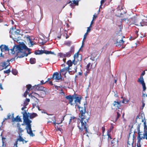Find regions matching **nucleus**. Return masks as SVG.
<instances>
[{
    "instance_id": "nucleus-1",
    "label": "nucleus",
    "mask_w": 147,
    "mask_h": 147,
    "mask_svg": "<svg viewBox=\"0 0 147 147\" xmlns=\"http://www.w3.org/2000/svg\"><path fill=\"white\" fill-rule=\"evenodd\" d=\"M10 50L11 54H13L16 53L17 57L19 58L27 56L31 53L30 49L28 48L23 43L14 45Z\"/></svg>"
},
{
    "instance_id": "nucleus-2",
    "label": "nucleus",
    "mask_w": 147,
    "mask_h": 147,
    "mask_svg": "<svg viewBox=\"0 0 147 147\" xmlns=\"http://www.w3.org/2000/svg\"><path fill=\"white\" fill-rule=\"evenodd\" d=\"M78 107L80 112L79 115L81 118V119L80 120L81 124L80 125L79 124L78 127L81 132L84 129L85 130V133H83V135H84L86 134L89 133L88 131V125L87 123L88 122L89 117H87L86 115V111L85 107L84 108L80 107L79 105L78 106Z\"/></svg>"
},
{
    "instance_id": "nucleus-3",
    "label": "nucleus",
    "mask_w": 147,
    "mask_h": 147,
    "mask_svg": "<svg viewBox=\"0 0 147 147\" xmlns=\"http://www.w3.org/2000/svg\"><path fill=\"white\" fill-rule=\"evenodd\" d=\"M27 111L24 110V112H21L23 115V119L24 123L26 125V130L27 132L30 136H33L34 134L33 133L31 128L32 121L29 119V117L30 119H33L37 116V114L35 113H30L27 112Z\"/></svg>"
},
{
    "instance_id": "nucleus-4",
    "label": "nucleus",
    "mask_w": 147,
    "mask_h": 147,
    "mask_svg": "<svg viewBox=\"0 0 147 147\" xmlns=\"http://www.w3.org/2000/svg\"><path fill=\"white\" fill-rule=\"evenodd\" d=\"M140 124H138L137 126L136 129L134 130V133H138V136L137 137V142L140 143L141 140L145 138L147 140V133L142 134L140 131Z\"/></svg>"
},
{
    "instance_id": "nucleus-5",
    "label": "nucleus",
    "mask_w": 147,
    "mask_h": 147,
    "mask_svg": "<svg viewBox=\"0 0 147 147\" xmlns=\"http://www.w3.org/2000/svg\"><path fill=\"white\" fill-rule=\"evenodd\" d=\"M62 78V76L61 75L59 74L57 72L54 73L51 77L50 79H52L53 80H55L56 82H59L60 80H61Z\"/></svg>"
},
{
    "instance_id": "nucleus-6",
    "label": "nucleus",
    "mask_w": 147,
    "mask_h": 147,
    "mask_svg": "<svg viewBox=\"0 0 147 147\" xmlns=\"http://www.w3.org/2000/svg\"><path fill=\"white\" fill-rule=\"evenodd\" d=\"M75 51L74 47L73 46H71L70 50V51L67 52L65 54L61 53L60 56L61 57H70L72 54L74 53Z\"/></svg>"
},
{
    "instance_id": "nucleus-7",
    "label": "nucleus",
    "mask_w": 147,
    "mask_h": 147,
    "mask_svg": "<svg viewBox=\"0 0 147 147\" xmlns=\"http://www.w3.org/2000/svg\"><path fill=\"white\" fill-rule=\"evenodd\" d=\"M69 69H67L66 67H65L60 69L59 71V73L61 75L64 76V77L65 78V75L66 73L67 72H68L69 73H70V72L69 71Z\"/></svg>"
},
{
    "instance_id": "nucleus-8",
    "label": "nucleus",
    "mask_w": 147,
    "mask_h": 147,
    "mask_svg": "<svg viewBox=\"0 0 147 147\" xmlns=\"http://www.w3.org/2000/svg\"><path fill=\"white\" fill-rule=\"evenodd\" d=\"M66 63L68 65V66L66 67L70 70L71 69L70 67L73 64L75 65L77 64V63L76 61H74V60H73L72 61L71 60H69L67 61Z\"/></svg>"
},
{
    "instance_id": "nucleus-9",
    "label": "nucleus",
    "mask_w": 147,
    "mask_h": 147,
    "mask_svg": "<svg viewBox=\"0 0 147 147\" xmlns=\"http://www.w3.org/2000/svg\"><path fill=\"white\" fill-rule=\"evenodd\" d=\"M32 94L33 95V96H38L39 97H42V96L45 95L46 94V92L45 90L42 91L40 92L39 94L34 92H32Z\"/></svg>"
},
{
    "instance_id": "nucleus-10",
    "label": "nucleus",
    "mask_w": 147,
    "mask_h": 147,
    "mask_svg": "<svg viewBox=\"0 0 147 147\" xmlns=\"http://www.w3.org/2000/svg\"><path fill=\"white\" fill-rule=\"evenodd\" d=\"M65 98L69 100V102L68 103L69 104H70L71 105H72V102L73 101V99L74 98V96L69 95L67 96H66Z\"/></svg>"
},
{
    "instance_id": "nucleus-11",
    "label": "nucleus",
    "mask_w": 147,
    "mask_h": 147,
    "mask_svg": "<svg viewBox=\"0 0 147 147\" xmlns=\"http://www.w3.org/2000/svg\"><path fill=\"white\" fill-rule=\"evenodd\" d=\"M9 61L7 60L6 61H4L1 63V66L3 67L2 69H6L9 66Z\"/></svg>"
},
{
    "instance_id": "nucleus-12",
    "label": "nucleus",
    "mask_w": 147,
    "mask_h": 147,
    "mask_svg": "<svg viewBox=\"0 0 147 147\" xmlns=\"http://www.w3.org/2000/svg\"><path fill=\"white\" fill-rule=\"evenodd\" d=\"M121 101L120 102H118L115 101L113 102V105L116 109H119V108L121 106Z\"/></svg>"
},
{
    "instance_id": "nucleus-13",
    "label": "nucleus",
    "mask_w": 147,
    "mask_h": 147,
    "mask_svg": "<svg viewBox=\"0 0 147 147\" xmlns=\"http://www.w3.org/2000/svg\"><path fill=\"white\" fill-rule=\"evenodd\" d=\"M0 48L1 52H3L4 51H9L10 50L8 46L6 45H1L0 47Z\"/></svg>"
},
{
    "instance_id": "nucleus-14",
    "label": "nucleus",
    "mask_w": 147,
    "mask_h": 147,
    "mask_svg": "<svg viewBox=\"0 0 147 147\" xmlns=\"http://www.w3.org/2000/svg\"><path fill=\"white\" fill-rule=\"evenodd\" d=\"M35 98L33 100L34 102L32 103V108H34L36 106L38 105V103L39 102L38 100L35 97Z\"/></svg>"
},
{
    "instance_id": "nucleus-15",
    "label": "nucleus",
    "mask_w": 147,
    "mask_h": 147,
    "mask_svg": "<svg viewBox=\"0 0 147 147\" xmlns=\"http://www.w3.org/2000/svg\"><path fill=\"white\" fill-rule=\"evenodd\" d=\"M79 56V51H78L77 53H76L74 56V61H76L77 63H78V61L79 60L78 59Z\"/></svg>"
},
{
    "instance_id": "nucleus-16",
    "label": "nucleus",
    "mask_w": 147,
    "mask_h": 147,
    "mask_svg": "<svg viewBox=\"0 0 147 147\" xmlns=\"http://www.w3.org/2000/svg\"><path fill=\"white\" fill-rule=\"evenodd\" d=\"M131 134V133H129V136L128 137V140L127 142V147H132L133 145V141L131 142L129 141V138L130 135Z\"/></svg>"
},
{
    "instance_id": "nucleus-17",
    "label": "nucleus",
    "mask_w": 147,
    "mask_h": 147,
    "mask_svg": "<svg viewBox=\"0 0 147 147\" xmlns=\"http://www.w3.org/2000/svg\"><path fill=\"white\" fill-rule=\"evenodd\" d=\"M124 42V41H123L122 38V39L119 41H118V40H117L115 44L117 46H120L123 44Z\"/></svg>"
},
{
    "instance_id": "nucleus-18",
    "label": "nucleus",
    "mask_w": 147,
    "mask_h": 147,
    "mask_svg": "<svg viewBox=\"0 0 147 147\" xmlns=\"http://www.w3.org/2000/svg\"><path fill=\"white\" fill-rule=\"evenodd\" d=\"M22 134H19V137L16 141H17V142L18 141H19V142H22L23 144H24V139L22 137Z\"/></svg>"
},
{
    "instance_id": "nucleus-19",
    "label": "nucleus",
    "mask_w": 147,
    "mask_h": 147,
    "mask_svg": "<svg viewBox=\"0 0 147 147\" xmlns=\"http://www.w3.org/2000/svg\"><path fill=\"white\" fill-rule=\"evenodd\" d=\"M22 122V121L20 117L18 116H17L16 118H14L12 120V121Z\"/></svg>"
},
{
    "instance_id": "nucleus-20",
    "label": "nucleus",
    "mask_w": 147,
    "mask_h": 147,
    "mask_svg": "<svg viewBox=\"0 0 147 147\" xmlns=\"http://www.w3.org/2000/svg\"><path fill=\"white\" fill-rule=\"evenodd\" d=\"M26 38L27 40L29 41V43L30 44V46L29 47H32L34 45V43L31 40V39L30 38V36H27L26 37Z\"/></svg>"
},
{
    "instance_id": "nucleus-21",
    "label": "nucleus",
    "mask_w": 147,
    "mask_h": 147,
    "mask_svg": "<svg viewBox=\"0 0 147 147\" xmlns=\"http://www.w3.org/2000/svg\"><path fill=\"white\" fill-rule=\"evenodd\" d=\"M17 125V127H18L19 130V134H21L24 131V130L22 129V128H21V125L19 123H18Z\"/></svg>"
},
{
    "instance_id": "nucleus-22",
    "label": "nucleus",
    "mask_w": 147,
    "mask_h": 147,
    "mask_svg": "<svg viewBox=\"0 0 147 147\" xmlns=\"http://www.w3.org/2000/svg\"><path fill=\"white\" fill-rule=\"evenodd\" d=\"M81 98H80L78 96L76 97L75 98V102L76 104H77L78 103L80 104L81 102Z\"/></svg>"
},
{
    "instance_id": "nucleus-23",
    "label": "nucleus",
    "mask_w": 147,
    "mask_h": 147,
    "mask_svg": "<svg viewBox=\"0 0 147 147\" xmlns=\"http://www.w3.org/2000/svg\"><path fill=\"white\" fill-rule=\"evenodd\" d=\"M138 82H140L141 84H142L143 83L144 84L145 83L143 77L142 76H141V77H140V78H138Z\"/></svg>"
},
{
    "instance_id": "nucleus-24",
    "label": "nucleus",
    "mask_w": 147,
    "mask_h": 147,
    "mask_svg": "<svg viewBox=\"0 0 147 147\" xmlns=\"http://www.w3.org/2000/svg\"><path fill=\"white\" fill-rule=\"evenodd\" d=\"M30 62L31 64L35 63L36 62V59L35 58H31L30 60Z\"/></svg>"
},
{
    "instance_id": "nucleus-25",
    "label": "nucleus",
    "mask_w": 147,
    "mask_h": 147,
    "mask_svg": "<svg viewBox=\"0 0 147 147\" xmlns=\"http://www.w3.org/2000/svg\"><path fill=\"white\" fill-rule=\"evenodd\" d=\"M44 88L42 86H36V88L38 90L43 91L44 90Z\"/></svg>"
},
{
    "instance_id": "nucleus-26",
    "label": "nucleus",
    "mask_w": 147,
    "mask_h": 147,
    "mask_svg": "<svg viewBox=\"0 0 147 147\" xmlns=\"http://www.w3.org/2000/svg\"><path fill=\"white\" fill-rule=\"evenodd\" d=\"M30 101V99L29 98H26L24 102V104H25V106H27Z\"/></svg>"
},
{
    "instance_id": "nucleus-27",
    "label": "nucleus",
    "mask_w": 147,
    "mask_h": 147,
    "mask_svg": "<svg viewBox=\"0 0 147 147\" xmlns=\"http://www.w3.org/2000/svg\"><path fill=\"white\" fill-rule=\"evenodd\" d=\"M97 17V16L96 15H93V17L92 18V20L91 22V23L90 25V27H92V25L94 21L95 20V19Z\"/></svg>"
},
{
    "instance_id": "nucleus-28",
    "label": "nucleus",
    "mask_w": 147,
    "mask_h": 147,
    "mask_svg": "<svg viewBox=\"0 0 147 147\" xmlns=\"http://www.w3.org/2000/svg\"><path fill=\"white\" fill-rule=\"evenodd\" d=\"M121 113H122L121 110V111L120 113H119L118 112H117V116L116 118V119H115L116 121H117V120L119 118V117L120 116L121 114Z\"/></svg>"
},
{
    "instance_id": "nucleus-29",
    "label": "nucleus",
    "mask_w": 147,
    "mask_h": 147,
    "mask_svg": "<svg viewBox=\"0 0 147 147\" xmlns=\"http://www.w3.org/2000/svg\"><path fill=\"white\" fill-rule=\"evenodd\" d=\"M73 3H71L70 4L71 5H72L73 4H74L76 5H78V1H76L75 0H74L73 1Z\"/></svg>"
},
{
    "instance_id": "nucleus-30",
    "label": "nucleus",
    "mask_w": 147,
    "mask_h": 147,
    "mask_svg": "<svg viewBox=\"0 0 147 147\" xmlns=\"http://www.w3.org/2000/svg\"><path fill=\"white\" fill-rule=\"evenodd\" d=\"M76 118L72 116L70 117V119L69 121V124H70L71 121H73V122H74V119Z\"/></svg>"
},
{
    "instance_id": "nucleus-31",
    "label": "nucleus",
    "mask_w": 147,
    "mask_h": 147,
    "mask_svg": "<svg viewBox=\"0 0 147 147\" xmlns=\"http://www.w3.org/2000/svg\"><path fill=\"white\" fill-rule=\"evenodd\" d=\"M11 72L13 75H16L18 73V71L16 69H12Z\"/></svg>"
},
{
    "instance_id": "nucleus-32",
    "label": "nucleus",
    "mask_w": 147,
    "mask_h": 147,
    "mask_svg": "<svg viewBox=\"0 0 147 147\" xmlns=\"http://www.w3.org/2000/svg\"><path fill=\"white\" fill-rule=\"evenodd\" d=\"M87 34H88V33L86 32V33L84 35V38L83 39V42H82V45L81 46V47H83V45L84 44L83 42H84V40L86 39V38Z\"/></svg>"
},
{
    "instance_id": "nucleus-33",
    "label": "nucleus",
    "mask_w": 147,
    "mask_h": 147,
    "mask_svg": "<svg viewBox=\"0 0 147 147\" xmlns=\"http://www.w3.org/2000/svg\"><path fill=\"white\" fill-rule=\"evenodd\" d=\"M91 65V63H88L86 67V69L88 70V71H89L90 70V69L89 68L90 66Z\"/></svg>"
},
{
    "instance_id": "nucleus-34",
    "label": "nucleus",
    "mask_w": 147,
    "mask_h": 147,
    "mask_svg": "<svg viewBox=\"0 0 147 147\" xmlns=\"http://www.w3.org/2000/svg\"><path fill=\"white\" fill-rule=\"evenodd\" d=\"M32 86L31 84H28L27 86V90L28 91L30 90V89H32Z\"/></svg>"
},
{
    "instance_id": "nucleus-35",
    "label": "nucleus",
    "mask_w": 147,
    "mask_h": 147,
    "mask_svg": "<svg viewBox=\"0 0 147 147\" xmlns=\"http://www.w3.org/2000/svg\"><path fill=\"white\" fill-rule=\"evenodd\" d=\"M71 43V42L70 41H67L65 42V45L68 46H70Z\"/></svg>"
},
{
    "instance_id": "nucleus-36",
    "label": "nucleus",
    "mask_w": 147,
    "mask_h": 147,
    "mask_svg": "<svg viewBox=\"0 0 147 147\" xmlns=\"http://www.w3.org/2000/svg\"><path fill=\"white\" fill-rule=\"evenodd\" d=\"M142 88H143V91H145L146 90V87L145 85V83L144 84H142Z\"/></svg>"
},
{
    "instance_id": "nucleus-37",
    "label": "nucleus",
    "mask_w": 147,
    "mask_h": 147,
    "mask_svg": "<svg viewBox=\"0 0 147 147\" xmlns=\"http://www.w3.org/2000/svg\"><path fill=\"white\" fill-rule=\"evenodd\" d=\"M46 53H45V54H54V53L53 52L51 51H49L46 50Z\"/></svg>"
},
{
    "instance_id": "nucleus-38",
    "label": "nucleus",
    "mask_w": 147,
    "mask_h": 147,
    "mask_svg": "<svg viewBox=\"0 0 147 147\" xmlns=\"http://www.w3.org/2000/svg\"><path fill=\"white\" fill-rule=\"evenodd\" d=\"M28 93L29 92L27 90H26L24 94V96L25 97H26L27 96V94H28Z\"/></svg>"
},
{
    "instance_id": "nucleus-39",
    "label": "nucleus",
    "mask_w": 147,
    "mask_h": 147,
    "mask_svg": "<svg viewBox=\"0 0 147 147\" xmlns=\"http://www.w3.org/2000/svg\"><path fill=\"white\" fill-rule=\"evenodd\" d=\"M11 72V70L10 69H9L7 70L4 71V73L6 74H9Z\"/></svg>"
},
{
    "instance_id": "nucleus-40",
    "label": "nucleus",
    "mask_w": 147,
    "mask_h": 147,
    "mask_svg": "<svg viewBox=\"0 0 147 147\" xmlns=\"http://www.w3.org/2000/svg\"><path fill=\"white\" fill-rule=\"evenodd\" d=\"M40 52V54H42L43 53H46V50H39Z\"/></svg>"
},
{
    "instance_id": "nucleus-41",
    "label": "nucleus",
    "mask_w": 147,
    "mask_h": 147,
    "mask_svg": "<svg viewBox=\"0 0 147 147\" xmlns=\"http://www.w3.org/2000/svg\"><path fill=\"white\" fill-rule=\"evenodd\" d=\"M51 119H53L52 121H53V123L55 124L56 123L55 117H53L52 118H51Z\"/></svg>"
},
{
    "instance_id": "nucleus-42",
    "label": "nucleus",
    "mask_w": 147,
    "mask_h": 147,
    "mask_svg": "<svg viewBox=\"0 0 147 147\" xmlns=\"http://www.w3.org/2000/svg\"><path fill=\"white\" fill-rule=\"evenodd\" d=\"M123 7L121 5H119L118 7V9L119 10L123 9Z\"/></svg>"
},
{
    "instance_id": "nucleus-43",
    "label": "nucleus",
    "mask_w": 147,
    "mask_h": 147,
    "mask_svg": "<svg viewBox=\"0 0 147 147\" xmlns=\"http://www.w3.org/2000/svg\"><path fill=\"white\" fill-rule=\"evenodd\" d=\"M40 52L39 50L35 51L34 52V54L36 55L40 54Z\"/></svg>"
},
{
    "instance_id": "nucleus-44",
    "label": "nucleus",
    "mask_w": 147,
    "mask_h": 147,
    "mask_svg": "<svg viewBox=\"0 0 147 147\" xmlns=\"http://www.w3.org/2000/svg\"><path fill=\"white\" fill-rule=\"evenodd\" d=\"M11 115L10 114H9L7 116V118H5V120H7V119H11Z\"/></svg>"
},
{
    "instance_id": "nucleus-45",
    "label": "nucleus",
    "mask_w": 147,
    "mask_h": 147,
    "mask_svg": "<svg viewBox=\"0 0 147 147\" xmlns=\"http://www.w3.org/2000/svg\"><path fill=\"white\" fill-rule=\"evenodd\" d=\"M91 27H90V26L89 27H88L87 28V32H86L87 33H88V32H90V31L91 30L90 28Z\"/></svg>"
},
{
    "instance_id": "nucleus-46",
    "label": "nucleus",
    "mask_w": 147,
    "mask_h": 147,
    "mask_svg": "<svg viewBox=\"0 0 147 147\" xmlns=\"http://www.w3.org/2000/svg\"><path fill=\"white\" fill-rule=\"evenodd\" d=\"M131 19L132 20H134V23H136V18L135 17H133L131 18Z\"/></svg>"
},
{
    "instance_id": "nucleus-47",
    "label": "nucleus",
    "mask_w": 147,
    "mask_h": 147,
    "mask_svg": "<svg viewBox=\"0 0 147 147\" xmlns=\"http://www.w3.org/2000/svg\"><path fill=\"white\" fill-rule=\"evenodd\" d=\"M107 135L108 136V140L109 139L110 140H111L112 139V138L109 134L108 133H107Z\"/></svg>"
},
{
    "instance_id": "nucleus-48",
    "label": "nucleus",
    "mask_w": 147,
    "mask_h": 147,
    "mask_svg": "<svg viewBox=\"0 0 147 147\" xmlns=\"http://www.w3.org/2000/svg\"><path fill=\"white\" fill-rule=\"evenodd\" d=\"M102 136H104V133L105 131V127H102Z\"/></svg>"
},
{
    "instance_id": "nucleus-49",
    "label": "nucleus",
    "mask_w": 147,
    "mask_h": 147,
    "mask_svg": "<svg viewBox=\"0 0 147 147\" xmlns=\"http://www.w3.org/2000/svg\"><path fill=\"white\" fill-rule=\"evenodd\" d=\"M106 0H101L100 1V7L102 5V4L104 3Z\"/></svg>"
},
{
    "instance_id": "nucleus-50",
    "label": "nucleus",
    "mask_w": 147,
    "mask_h": 147,
    "mask_svg": "<svg viewBox=\"0 0 147 147\" xmlns=\"http://www.w3.org/2000/svg\"><path fill=\"white\" fill-rule=\"evenodd\" d=\"M145 74V71H144L142 72V74H141L140 77H141V76L143 77V76Z\"/></svg>"
},
{
    "instance_id": "nucleus-51",
    "label": "nucleus",
    "mask_w": 147,
    "mask_h": 147,
    "mask_svg": "<svg viewBox=\"0 0 147 147\" xmlns=\"http://www.w3.org/2000/svg\"><path fill=\"white\" fill-rule=\"evenodd\" d=\"M135 133L134 132V134L133 135V141H133V142H134V140H135L136 139V137L135 136V135H134Z\"/></svg>"
},
{
    "instance_id": "nucleus-52",
    "label": "nucleus",
    "mask_w": 147,
    "mask_h": 147,
    "mask_svg": "<svg viewBox=\"0 0 147 147\" xmlns=\"http://www.w3.org/2000/svg\"><path fill=\"white\" fill-rule=\"evenodd\" d=\"M121 20L122 21L124 20L125 21H126L127 20V21H129V20H130L129 19H128L127 18H123V19H121Z\"/></svg>"
},
{
    "instance_id": "nucleus-53",
    "label": "nucleus",
    "mask_w": 147,
    "mask_h": 147,
    "mask_svg": "<svg viewBox=\"0 0 147 147\" xmlns=\"http://www.w3.org/2000/svg\"><path fill=\"white\" fill-rule=\"evenodd\" d=\"M18 142H17V141H16L14 144V147H18Z\"/></svg>"
},
{
    "instance_id": "nucleus-54",
    "label": "nucleus",
    "mask_w": 147,
    "mask_h": 147,
    "mask_svg": "<svg viewBox=\"0 0 147 147\" xmlns=\"http://www.w3.org/2000/svg\"><path fill=\"white\" fill-rule=\"evenodd\" d=\"M115 138H114L113 139V140L111 141V143L113 146L114 145V144H113L115 143L114 141H115Z\"/></svg>"
},
{
    "instance_id": "nucleus-55",
    "label": "nucleus",
    "mask_w": 147,
    "mask_h": 147,
    "mask_svg": "<svg viewBox=\"0 0 147 147\" xmlns=\"http://www.w3.org/2000/svg\"><path fill=\"white\" fill-rule=\"evenodd\" d=\"M46 83V82H44V81L43 80H42L41 81H40V83H41V84H45Z\"/></svg>"
},
{
    "instance_id": "nucleus-56",
    "label": "nucleus",
    "mask_w": 147,
    "mask_h": 147,
    "mask_svg": "<svg viewBox=\"0 0 147 147\" xmlns=\"http://www.w3.org/2000/svg\"><path fill=\"white\" fill-rule=\"evenodd\" d=\"M124 100H125V103H127V102H128V100H127V99H124Z\"/></svg>"
},
{
    "instance_id": "nucleus-57",
    "label": "nucleus",
    "mask_w": 147,
    "mask_h": 147,
    "mask_svg": "<svg viewBox=\"0 0 147 147\" xmlns=\"http://www.w3.org/2000/svg\"><path fill=\"white\" fill-rule=\"evenodd\" d=\"M137 143H138L137 144V147H141L140 143H138V142H137Z\"/></svg>"
},
{
    "instance_id": "nucleus-58",
    "label": "nucleus",
    "mask_w": 147,
    "mask_h": 147,
    "mask_svg": "<svg viewBox=\"0 0 147 147\" xmlns=\"http://www.w3.org/2000/svg\"><path fill=\"white\" fill-rule=\"evenodd\" d=\"M36 107H37L38 109V110L39 111H40L41 110L40 109V108H39V106L38 105L37 106H36Z\"/></svg>"
},
{
    "instance_id": "nucleus-59",
    "label": "nucleus",
    "mask_w": 147,
    "mask_h": 147,
    "mask_svg": "<svg viewBox=\"0 0 147 147\" xmlns=\"http://www.w3.org/2000/svg\"><path fill=\"white\" fill-rule=\"evenodd\" d=\"M134 39V38H133L132 36H130L129 38V39L130 40H132Z\"/></svg>"
},
{
    "instance_id": "nucleus-60",
    "label": "nucleus",
    "mask_w": 147,
    "mask_h": 147,
    "mask_svg": "<svg viewBox=\"0 0 147 147\" xmlns=\"http://www.w3.org/2000/svg\"><path fill=\"white\" fill-rule=\"evenodd\" d=\"M111 130L110 129H109V130H108L107 131V133H108L109 134V133L111 132Z\"/></svg>"
},
{
    "instance_id": "nucleus-61",
    "label": "nucleus",
    "mask_w": 147,
    "mask_h": 147,
    "mask_svg": "<svg viewBox=\"0 0 147 147\" xmlns=\"http://www.w3.org/2000/svg\"><path fill=\"white\" fill-rule=\"evenodd\" d=\"M111 125H111V127H110V129L112 130L113 129V126L112 124H111Z\"/></svg>"
},
{
    "instance_id": "nucleus-62",
    "label": "nucleus",
    "mask_w": 147,
    "mask_h": 147,
    "mask_svg": "<svg viewBox=\"0 0 147 147\" xmlns=\"http://www.w3.org/2000/svg\"><path fill=\"white\" fill-rule=\"evenodd\" d=\"M0 88H1V90L3 89V88L2 87V84H0Z\"/></svg>"
},
{
    "instance_id": "nucleus-63",
    "label": "nucleus",
    "mask_w": 147,
    "mask_h": 147,
    "mask_svg": "<svg viewBox=\"0 0 147 147\" xmlns=\"http://www.w3.org/2000/svg\"><path fill=\"white\" fill-rule=\"evenodd\" d=\"M49 83L51 85H53L52 82L51 81H49Z\"/></svg>"
},
{
    "instance_id": "nucleus-64",
    "label": "nucleus",
    "mask_w": 147,
    "mask_h": 147,
    "mask_svg": "<svg viewBox=\"0 0 147 147\" xmlns=\"http://www.w3.org/2000/svg\"><path fill=\"white\" fill-rule=\"evenodd\" d=\"M63 61L64 62V63H65L66 62V58H63Z\"/></svg>"
}]
</instances>
